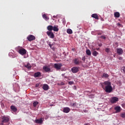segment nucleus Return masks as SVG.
<instances>
[{"mask_svg":"<svg viewBox=\"0 0 125 125\" xmlns=\"http://www.w3.org/2000/svg\"><path fill=\"white\" fill-rule=\"evenodd\" d=\"M53 30L54 32H58V31H59V29H58V25L53 27Z\"/></svg>","mask_w":125,"mask_h":125,"instance_id":"b1692460","label":"nucleus"},{"mask_svg":"<svg viewBox=\"0 0 125 125\" xmlns=\"http://www.w3.org/2000/svg\"><path fill=\"white\" fill-rule=\"evenodd\" d=\"M44 121V118L42 117L40 118L39 119H36L35 120V123L36 124H40V125H42V123H43V121Z\"/></svg>","mask_w":125,"mask_h":125,"instance_id":"20e7f679","label":"nucleus"},{"mask_svg":"<svg viewBox=\"0 0 125 125\" xmlns=\"http://www.w3.org/2000/svg\"><path fill=\"white\" fill-rule=\"evenodd\" d=\"M93 50V51L92 53V55H93V56L96 57V56H97V55H98L99 54V53L97 51H95V49H94Z\"/></svg>","mask_w":125,"mask_h":125,"instance_id":"f3484780","label":"nucleus"},{"mask_svg":"<svg viewBox=\"0 0 125 125\" xmlns=\"http://www.w3.org/2000/svg\"><path fill=\"white\" fill-rule=\"evenodd\" d=\"M66 32H67V34H73V31L70 29H67L66 30Z\"/></svg>","mask_w":125,"mask_h":125,"instance_id":"bb28decb","label":"nucleus"},{"mask_svg":"<svg viewBox=\"0 0 125 125\" xmlns=\"http://www.w3.org/2000/svg\"><path fill=\"white\" fill-rule=\"evenodd\" d=\"M99 45V46H102V44H100Z\"/></svg>","mask_w":125,"mask_h":125,"instance_id":"79ce46f5","label":"nucleus"},{"mask_svg":"<svg viewBox=\"0 0 125 125\" xmlns=\"http://www.w3.org/2000/svg\"><path fill=\"white\" fill-rule=\"evenodd\" d=\"M38 104H39V102H34L33 103V106H34V107H37V105H38Z\"/></svg>","mask_w":125,"mask_h":125,"instance_id":"cd10ccee","label":"nucleus"},{"mask_svg":"<svg viewBox=\"0 0 125 125\" xmlns=\"http://www.w3.org/2000/svg\"><path fill=\"white\" fill-rule=\"evenodd\" d=\"M65 83L63 82H61V85H64Z\"/></svg>","mask_w":125,"mask_h":125,"instance_id":"f704fd0d","label":"nucleus"},{"mask_svg":"<svg viewBox=\"0 0 125 125\" xmlns=\"http://www.w3.org/2000/svg\"><path fill=\"white\" fill-rule=\"evenodd\" d=\"M8 122H9V118L8 117L4 116L2 118L1 125H3V124L8 123Z\"/></svg>","mask_w":125,"mask_h":125,"instance_id":"7ed1b4c3","label":"nucleus"},{"mask_svg":"<svg viewBox=\"0 0 125 125\" xmlns=\"http://www.w3.org/2000/svg\"><path fill=\"white\" fill-rule=\"evenodd\" d=\"M105 52L109 53L110 52V49L109 48H105Z\"/></svg>","mask_w":125,"mask_h":125,"instance_id":"c756f323","label":"nucleus"},{"mask_svg":"<svg viewBox=\"0 0 125 125\" xmlns=\"http://www.w3.org/2000/svg\"><path fill=\"white\" fill-rule=\"evenodd\" d=\"M102 87L104 90L107 93H111L113 91V87L111 82L109 81H105L101 83Z\"/></svg>","mask_w":125,"mask_h":125,"instance_id":"f257e3e1","label":"nucleus"},{"mask_svg":"<svg viewBox=\"0 0 125 125\" xmlns=\"http://www.w3.org/2000/svg\"><path fill=\"white\" fill-rule=\"evenodd\" d=\"M47 29L48 31L51 32V31L53 30V26L52 25H48Z\"/></svg>","mask_w":125,"mask_h":125,"instance_id":"4be33fe9","label":"nucleus"},{"mask_svg":"<svg viewBox=\"0 0 125 125\" xmlns=\"http://www.w3.org/2000/svg\"><path fill=\"white\" fill-rule=\"evenodd\" d=\"M120 16V13L119 12H116L114 13V17L116 18H119Z\"/></svg>","mask_w":125,"mask_h":125,"instance_id":"aec40b11","label":"nucleus"},{"mask_svg":"<svg viewBox=\"0 0 125 125\" xmlns=\"http://www.w3.org/2000/svg\"><path fill=\"white\" fill-rule=\"evenodd\" d=\"M117 53L119 54V55H122L124 53V50L122 49V48H119L117 49Z\"/></svg>","mask_w":125,"mask_h":125,"instance_id":"1a4fd4ad","label":"nucleus"},{"mask_svg":"<svg viewBox=\"0 0 125 125\" xmlns=\"http://www.w3.org/2000/svg\"><path fill=\"white\" fill-rule=\"evenodd\" d=\"M82 61H80V60H79V59L76 58L74 60V64H75V65H79V64H80V63H81Z\"/></svg>","mask_w":125,"mask_h":125,"instance_id":"f8f14e48","label":"nucleus"},{"mask_svg":"<svg viewBox=\"0 0 125 125\" xmlns=\"http://www.w3.org/2000/svg\"><path fill=\"white\" fill-rule=\"evenodd\" d=\"M24 67H25V68H27L28 70H31V68H32V66H31V64H30V63H29L25 65Z\"/></svg>","mask_w":125,"mask_h":125,"instance_id":"6ab92c4d","label":"nucleus"},{"mask_svg":"<svg viewBox=\"0 0 125 125\" xmlns=\"http://www.w3.org/2000/svg\"><path fill=\"white\" fill-rule=\"evenodd\" d=\"M111 103H116V102H117V101H119V98L116 97H113L111 98Z\"/></svg>","mask_w":125,"mask_h":125,"instance_id":"9d476101","label":"nucleus"},{"mask_svg":"<svg viewBox=\"0 0 125 125\" xmlns=\"http://www.w3.org/2000/svg\"><path fill=\"white\" fill-rule=\"evenodd\" d=\"M27 40L29 42H32V41H35L36 37L32 35H30L27 37Z\"/></svg>","mask_w":125,"mask_h":125,"instance_id":"0eeeda50","label":"nucleus"},{"mask_svg":"<svg viewBox=\"0 0 125 125\" xmlns=\"http://www.w3.org/2000/svg\"><path fill=\"white\" fill-rule=\"evenodd\" d=\"M11 110L13 111V112H17V108L15 107L14 105H11Z\"/></svg>","mask_w":125,"mask_h":125,"instance_id":"dca6fc26","label":"nucleus"},{"mask_svg":"<svg viewBox=\"0 0 125 125\" xmlns=\"http://www.w3.org/2000/svg\"><path fill=\"white\" fill-rule=\"evenodd\" d=\"M121 117L125 118V113L121 114Z\"/></svg>","mask_w":125,"mask_h":125,"instance_id":"c85d7f7f","label":"nucleus"},{"mask_svg":"<svg viewBox=\"0 0 125 125\" xmlns=\"http://www.w3.org/2000/svg\"><path fill=\"white\" fill-rule=\"evenodd\" d=\"M74 83V82L73 81H70L68 82V84H70V85H72Z\"/></svg>","mask_w":125,"mask_h":125,"instance_id":"7c9ffc66","label":"nucleus"},{"mask_svg":"<svg viewBox=\"0 0 125 125\" xmlns=\"http://www.w3.org/2000/svg\"><path fill=\"white\" fill-rule=\"evenodd\" d=\"M82 60L84 62L85 61V56L82 57Z\"/></svg>","mask_w":125,"mask_h":125,"instance_id":"72a5a7b5","label":"nucleus"},{"mask_svg":"<svg viewBox=\"0 0 125 125\" xmlns=\"http://www.w3.org/2000/svg\"><path fill=\"white\" fill-rule=\"evenodd\" d=\"M71 105L72 106H76V104L75 103H73V104H71Z\"/></svg>","mask_w":125,"mask_h":125,"instance_id":"e433bc0d","label":"nucleus"},{"mask_svg":"<svg viewBox=\"0 0 125 125\" xmlns=\"http://www.w3.org/2000/svg\"><path fill=\"white\" fill-rule=\"evenodd\" d=\"M53 18H57V16H53Z\"/></svg>","mask_w":125,"mask_h":125,"instance_id":"ea45409f","label":"nucleus"},{"mask_svg":"<svg viewBox=\"0 0 125 125\" xmlns=\"http://www.w3.org/2000/svg\"><path fill=\"white\" fill-rule=\"evenodd\" d=\"M42 18L44 20H46V21H47V20H49V18L47 17L45 14H43L42 15Z\"/></svg>","mask_w":125,"mask_h":125,"instance_id":"5701e85b","label":"nucleus"},{"mask_svg":"<svg viewBox=\"0 0 125 125\" xmlns=\"http://www.w3.org/2000/svg\"><path fill=\"white\" fill-rule=\"evenodd\" d=\"M122 70L124 72V73L125 74V67H123L122 68Z\"/></svg>","mask_w":125,"mask_h":125,"instance_id":"473e14b6","label":"nucleus"},{"mask_svg":"<svg viewBox=\"0 0 125 125\" xmlns=\"http://www.w3.org/2000/svg\"><path fill=\"white\" fill-rule=\"evenodd\" d=\"M17 51L21 55H25L27 54V50L21 47H18L17 49Z\"/></svg>","mask_w":125,"mask_h":125,"instance_id":"f03ea898","label":"nucleus"},{"mask_svg":"<svg viewBox=\"0 0 125 125\" xmlns=\"http://www.w3.org/2000/svg\"><path fill=\"white\" fill-rule=\"evenodd\" d=\"M96 50H99V48H96Z\"/></svg>","mask_w":125,"mask_h":125,"instance_id":"37998d69","label":"nucleus"},{"mask_svg":"<svg viewBox=\"0 0 125 125\" xmlns=\"http://www.w3.org/2000/svg\"><path fill=\"white\" fill-rule=\"evenodd\" d=\"M46 34L50 39H54V34L52 31H47Z\"/></svg>","mask_w":125,"mask_h":125,"instance_id":"39448f33","label":"nucleus"},{"mask_svg":"<svg viewBox=\"0 0 125 125\" xmlns=\"http://www.w3.org/2000/svg\"><path fill=\"white\" fill-rule=\"evenodd\" d=\"M42 88L44 90H48L49 87L48 86V85L45 84L43 85Z\"/></svg>","mask_w":125,"mask_h":125,"instance_id":"2eb2a0df","label":"nucleus"},{"mask_svg":"<svg viewBox=\"0 0 125 125\" xmlns=\"http://www.w3.org/2000/svg\"><path fill=\"white\" fill-rule=\"evenodd\" d=\"M119 60H123V58L120 57V58H119Z\"/></svg>","mask_w":125,"mask_h":125,"instance_id":"58836bf2","label":"nucleus"},{"mask_svg":"<svg viewBox=\"0 0 125 125\" xmlns=\"http://www.w3.org/2000/svg\"><path fill=\"white\" fill-rule=\"evenodd\" d=\"M102 78H109V75H108L107 73H103L102 75Z\"/></svg>","mask_w":125,"mask_h":125,"instance_id":"393cba45","label":"nucleus"},{"mask_svg":"<svg viewBox=\"0 0 125 125\" xmlns=\"http://www.w3.org/2000/svg\"><path fill=\"white\" fill-rule=\"evenodd\" d=\"M49 46H50V47H52V45L50 43L49 44Z\"/></svg>","mask_w":125,"mask_h":125,"instance_id":"4c0bfd02","label":"nucleus"},{"mask_svg":"<svg viewBox=\"0 0 125 125\" xmlns=\"http://www.w3.org/2000/svg\"><path fill=\"white\" fill-rule=\"evenodd\" d=\"M114 110H115L116 113H120L122 111V108L121 106H116L114 107Z\"/></svg>","mask_w":125,"mask_h":125,"instance_id":"9b49d317","label":"nucleus"},{"mask_svg":"<svg viewBox=\"0 0 125 125\" xmlns=\"http://www.w3.org/2000/svg\"><path fill=\"white\" fill-rule=\"evenodd\" d=\"M86 53L87 54V55H91V52L90 51V50L89 49H87L86 51Z\"/></svg>","mask_w":125,"mask_h":125,"instance_id":"a878e982","label":"nucleus"},{"mask_svg":"<svg viewBox=\"0 0 125 125\" xmlns=\"http://www.w3.org/2000/svg\"><path fill=\"white\" fill-rule=\"evenodd\" d=\"M92 17L93 18H95V19H97V20H98L99 19V17H98V15L96 14H93L92 15Z\"/></svg>","mask_w":125,"mask_h":125,"instance_id":"412c9836","label":"nucleus"},{"mask_svg":"<svg viewBox=\"0 0 125 125\" xmlns=\"http://www.w3.org/2000/svg\"><path fill=\"white\" fill-rule=\"evenodd\" d=\"M39 85H40V84L37 83V84H36V87H38L39 86Z\"/></svg>","mask_w":125,"mask_h":125,"instance_id":"c9c22d12","label":"nucleus"},{"mask_svg":"<svg viewBox=\"0 0 125 125\" xmlns=\"http://www.w3.org/2000/svg\"><path fill=\"white\" fill-rule=\"evenodd\" d=\"M117 25H118V26H121V23H118L117 24Z\"/></svg>","mask_w":125,"mask_h":125,"instance_id":"a19ab883","label":"nucleus"},{"mask_svg":"<svg viewBox=\"0 0 125 125\" xmlns=\"http://www.w3.org/2000/svg\"><path fill=\"white\" fill-rule=\"evenodd\" d=\"M43 70H44V71H45V72H50V68L47 66H44L43 67Z\"/></svg>","mask_w":125,"mask_h":125,"instance_id":"ddd939ff","label":"nucleus"},{"mask_svg":"<svg viewBox=\"0 0 125 125\" xmlns=\"http://www.w3.org/2000/svg\"><path fill=\"white\" fill-rule=\"evenodd\" d=\"M71 71L72 73L76 74V73H78L79 72V67L75 66L71 68Z\"/></svg>","mask_w":125,"mask_h":125,"instance_id":"6e6552de","label":"nucleus"},{"mask_svg":"<svg viewBox=\"0 0 125 125\" xmlns=\"http://www.w3.org/2000/svg\"><path fill=\"white\" fill-rule=\"evenodd\" d=\"M70 108L66 107H64L63 109V113H69L70 112Z\"/></svg>","mask_w":125,"mask_h":125,"instance_id":"4468645a","label":"nucleus"},{"mask_svg":"<svg viewBox=\"0 0 125 125\" xmlns=\"http://www.w3.org/2000/svg\"><path fill=\"white\" fill-rule=\"evenodd\" d=\"M61 67H62V64L61 63L54 64V68L56 69V70H60L61 69Z\"/></svg>","mask_w":125,"mask_h":125,"instance_id":"423d86ee","label":"nucleus"},{"mask_svg":"<svg viewBox=\"0 0 125 125\" xmlns=\"http://www.w3.org/2000/svg\"><path fill=\"white\" fill-rule=\"evenodd\" d=\"M101 39H103V40H105L106 39V37L105 36H101Z\"/></svg>","mask_w":125,"mask_h":125,"instance_id":"2f4dec72","label":"nucleus"},{"mask_svg":"<svg viewBox=\"0 0 125 125\" xmlns=\"http://www.w3.org/2000/svg\"><path fill=\"white\" fill-rule=\"evenodd\" d=\"M41 72H38L34 74V77L35 78H39V77H41Z\"/></svg>","mask_w":125,"mask_h":125,"instance_id":"a211bd4d","label":"nucleus"}]
</instances>
